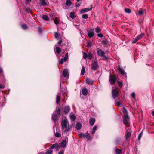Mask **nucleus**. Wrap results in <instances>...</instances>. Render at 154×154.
<instances>
[{
  "label": "nucleus",
  "mask_w": 154,
  "mask_h": 154,
  "mask_svg": "<svg viewBox=\"0 0 154 154\" xmlns=\"http://www.w3.org/2000/svg\"><path fill=\"white\" fill-rule=\"evenodd\" d=\"M68 121L67 119H64L61 122L62 129L63 131L67 134L69 133L70 130L72 128V125L69 126L67 125Z\"/></svg>",
  "instance_id": "nucleus-1"
},
{
  "label": "nucleus",
  "mask_w": 154,
  "mask_h": 154,
  "mask_svg": "<svg viewBox=\"0 0 154 154\" xmlns=\"http://www.w3.org/2000/svg\"><path fill=\"white\" fill-rule=\"evenodd\" d=\"M97 55L99 56L103 57V60H108V57L106 56L105 55V52L101 49L98 48L97 50Z\"/></svg>",
  "instance_id": "nucleus-2"
},
{
  "label": "nucleus",
  "mask_w": 154,
  "mask_h": 154,
  "mask_svg": "<svg viewBox=\"0 0 154 154\" xmlns=\"http://www.w3.org/2000/svg\"><path fill=\"white\" fill-rule=\"evenodd\" d=\"M68 141V139L66 137L65 140H63L59 144V147L62 148H64L66 147V145Z\"/></svg>",
  "instance_id": "nucleus-3"
},
{
  "label": "nucleus",
  "mask_w": 154,
  "mask_h": 154,
  "mask_svg": "<svg viewBox=\"0 0 154 154\" xmlns=\"http://www.w3.org/2000/svg\"><path fill=\"white\" fill-rule=\"evenodd\" d=\"M129 120V118L128 116H123V124L125 125V126L128 127L129 126V124L128 121Z\"/></svg>",
  "instance_id": "nucleus-4"
},
{
  "label": "nucleus",
  "mask_w": 154,
  "mask_h": 154,
  "mask_svg": "<svg viewBox=\"0 0 154 154\" xmlns=\"http://www.w3.org/2000/svg\"><path fill=\"white\" fill-rule=\"evenodd\" d=\"M118 92L117 90L116 89H113L112 91V95L113 98L115 99H116L117 100H119V98H118Z\"/></svg>",
  "instance_id": "nucleus-5"
},
{
  "label": "nucleus",
  "mask_w": 154,
  "mask_h": 154,
  "mask_svg": "<svg viewBox=\"0 0 154 154\" xmlns=\"http://www.w3.org/2000/svg\"><path fill=\"white\" fill-rule=\"evenodd\" d=\"M91 69L95 71L98 67L97 62V61H94L91 64Z\"/></svg>",
  "instance_id": "nucleus-6"
},
{
  "label": "nucleus",
  "mask_w": 154,
  "mask_h": 154,
  "mask_svg": "<svg viewBox=\"0 0 154 154\" xmlns=\"http://www.w3.org/2000/svg\"><path fill=\"white\" fill-rule=\"evenodd\" d=\"M116 79V77L115 76H112L111 75H110L109 81L111 84L113 85L115 83Z\"/></svg>",
  "instance_id": "nucleus-7"
},
{
  "label": "nucleus",
  "mask_w": 154,
  "mask_h": 154,
  "mask_svg": "<svg viewBox=\"0 0 154 154\" xmlns=\"http://www.w3.org/2000/svg\"><path fill=\"white\" fill-rule=\"evenodd\" d=\"M131 130L130 129H127L126 131L125 138L127 140L130 138L131 135Z\"/></svg>",
  "instance_id": "nucleus-8"
},
{
  "label": "nucleus",
  "mask_w": 154,
  "mask_h": 154,
  "mask_svg": "<svg viewBox=\"0 0 154 154\" xmlns=\"http://www.w3.org/2000/svg\"><path fill=\"white\" fill-rule=\"evenodd\" d=\"M58 115L53 114L52 116V119L54 123V125H55L57 122V120L58 118Z\"/></svg>",
  "instance_id": "nucleus-9"
},
{
  "label": "nucleus",
  "mask_w": 154,
  "mask_h": 154,
  "mask_svg": "<svg viewBox=\"0 0 154 154\" xmlns=\"http://www.w3.org/2000/svg\"><path fill=\"white\" fill-rule=\"evenodd\" d=\"M118 69L121 74L124 76H125V77L126 78L127 77L126 73L125 72L123 69L120 67H119L118 68Z\"/></svg>",
  "instance_id": "nucleus-10"
},
{
  "label": "nucleus",
  "mask_w": 154,
  "mask_h": 154,
  "mask_svg": "<svg viewBox=\"0 0 154 154\" xmlns=\"http://www.w3.org/2000/svg\"><path fill=\"white\" fill-rule=\"evenodd\" d=\"M87 35L88 37L89 38H91L93 37L94 35V30L91 29L88 31Z\"/></svg>",
  "instance_id": "nucleus-11"
},
{
  "label": "nucleus",
  "mask_w": 154,
  "mask_h": 154,
  "mask_svg": "<svg viewBox=\"0 0 154 154\" xmlns=\"http://www.w3.org/2000/svg\"><path fill=\"white\" fill-rule=\"evenodd\" d=\"M145 13L146 10L145 9H143L141 8H140L138 11V14L140 16H142Z\"/></svg>",
  "instance_id": "nucleus-12"
},
{
  "label": "nucleus",
  "mask_w": 154,
  "mask_h": 154,
  "mask_svg": "<svg viewBox=\"0 0 154 154\" xmlns=\"http://www.w3.org/2000/svg\"><path fill=\"white\" fill-rule=\"evenodd\" d=\"M63 75L66 78H69V73L67 70L65 69L63 72Z\"/></svg>",
  "instance_id": "nucleus-13"
},
{
  "label": "nucleus",
  "mask_w": 154,
  "mask_h": 154,
  "mask_svg": "<svg viewBox=\"0 0 154 154\" xmlns=\"http://www.w3.org/2000/svg\"><path fill=\"white\" fill-rule=\"evenodd\" d=\"M48 1L47 0H41L40 5V6H46L47 5Z\"/></svg>",
  "instance_id": "nucleus-14"
},
{
  "label": "nucleus",
  "mask_w": 154,
  "mask_h": 154,
  "mask_svg": "<svg viewBox=\"0 0 154 154\" xmlns=\"http://www.w3.org/2000/svg\"><path fill=\"white\" fill-rule=\"evenodd\" d=\"M86 83L89 85H93V81L91 79L86 78L85 79Z\"/></svg>",
  "instance_id": "nucleus-15"
},
{
  "label": "nucleus",
  "mask_w": 154,
  "mask_h": 154,
  "mask_svg": "<svg viewBox=\"0 0 154 154\" xmlns=\"http://www.w3.org/2000/svg\"><path fill=\"white\" fill-rule=\"evenodd\" d=\"M54 51L55 53L58 54H60L61 52V49L56 45L55 46Z\"/></svg>",
  "instance_id": "nucleus-16"
},
{
  "label": "nucleus",
  "mask_w": 154,
  "mask_h": 154,
  "mask_svg": "<svg viewBox=\"0 0 154 154\" xmlns=\"http://www.w3.org/2000/svg\"><path fill=\"white\" fill-rule=\"evenodd\" d=\"M95 122V120L94 118H91L89 120V123L91 126H92Z\"/></svg>",
  "instance_id": "nucleus-17"
},
{
  "label": "nucleus",
  "mask_w": 154,
  "mask_h": 154,
  "mask_svg": "<svg viewBox=\"0 0 154 154\" xmlns=\"http://www.w3.org/2000/svg\"><path fill=\"white\" fill-rule=\"evenodd\" d=\"M91 9H89L88 8H85L84 9H82L80 11V12L82 14L85 13V12L89 11Z\"/></svg>",
  "instance_id": "nucleus-18"
},
{
  "label": "nucleus",
  "mask_w": 154,
  "mask_h": 154,
  "mask_svg": "<svg viewBox=\"0 0 154 154\" xmlns=\"http://www.w3.org/2000/svg\"><path fill=\"white\" fill-rule=\"evenodd\" d=\"M82 125L81 123L78 122L76 125V128L77 130H79L82 128Z\"/></svg>",
  "instance_id": "nucleus-19"
},
{
  "label": "nucleus",
  "mask_w": 154,
  "mask_h": 154,
  "mask_svg": "<svg viewBox=\"0 0 154 154\" xmlns=\"http://www.w3.org/2000/svg\"><path fill=\"white\" fill-rule=\"evenodd\" d=\"M70 110V108L69 106H67L65 107L64 109V112L65 114L68 113Z\"/></svg>",
  "instance_id": "nucleus-20"
},
{
  "label": "nucleus",
  "mask_w": 154,
  "mask_h": 154,
  "mask_svg": "<svg viewBox=\"0 0 154 154\" xmlns=\"http://www.w3.org/2000/svg\"><path fill=\"white\" fill-rule=\"evenodd\" d=\"M59 147V144L58 143H55L53 144L50 147V149H52L56 148H58Z\"/></svg>",
  "instance_id": "nucleus-21"
},
{
  "label": "nucleus",
  "mask_w": 154,
  "mask_h": 154,
  "mask_svg": "<svg viewBox=\"0 0 154 154\" xmlns=\"http://www.w3.org/2000/svg\"><path fill=\"white\" fill-rule=\"evenodd\" d=\"M70 116L72 122H74L76 119V117L75 115L71 114Z\"/></svg>",
  "instance_id": "nucleus-22"
},
{
  "label": "nucleus",
  "mask_w": 154,
  "mask_h": 154,
  "mask_svg": "<svg viewBox=\"0 0 154 154\" xmlns=\"http://www.w3.org/2000/svg\"><path fill=\"white\" fill-rule=\"evenodd\" d=\"M88 90L86 88H83L82 90V94L84 95H86L88 94Z\"/></svg>",
  "instance_id": "nucleus-23"
},
{
  "label": "nucleus",
  "mask_w": 154,
  "mask_h": 154,
  "mask_svg": "<svg viewBox=\"0 0 154 154\" xmlns=\"http://www.w3.org/2000/svg\"><path fill=\"white\" fill-rule=\"evenodd\" d=\"M54 21L55 24L57 25L59 23L60 21V20L59 18L56 17L54 20Z\"/></svg>",
  "instance_id": "nucleus-24"
},
{
  "label": "nucleus",
  "mask_w": 154,
  "mask_h": 154,
  "mask_svg": "<svg viewBox=\"0 0 154 154\" xmlns=\"http://www.w3.org/2000/svg\"><path fill=\"white\" fill-rule=\"evenodd\" d=\"M122 112L124 114L123 116H127L128 115V112L126 109L124 107L122 109Z\"/></svg>",
  "instance_id": "nucleus-25"
},
{
  "label": "nucleus",
  "mask_w": 154,
  "mask_h": 154,
  "mask_svg": "<svg viewBox=\"0 0 154 154\" xmlns=\"http://www.w3.org/2000/svg\"><path fill=\"white\" fill-rule=\"evenodd\" d=\"M84 137H85L88 140L90 139V136L89 134L87 132L85 134H84Z\"/></svg>",
  "instance_id": "nucleus-26"
},
{
  "label": "nucleus",
  "mask_w": 154,
  "mask_h": 154,
  "mask_svg": "<svg viewBox=\"0 0 154 154\" xmlns=\"http://www.w3.org/2000/svg\"><path fill=\"white\" fill-rule=\"evenodd\" d=\"M60 97L59 95H57L56 97V103L58 104L60 102Z\"/></svg>",
  "instance_id": "nucleus-27"
},
{
  "label": "nucleus",
  "mask_w": 154,
  "mask_h": 154,
  "mask_svg": "<svg viewBox=\"0 0 154 154\" xmlns=\"http://www.w3.org/2000/svg\"><path fill=\"white\" fill-rule=\"evenodd\" d=\"M121 142V139L120 138H117L115 141L116 144H119Z\"/></svg>",
  "instance_id": "nucleus-28"
},
{
  "label": "nucleus",
  "mask_w": 154,
  "mask_h": 154,
  "mask_svg": "<svg viewBox=\"0 0 154 154\" xmlns=\"http://www.w3.org/2000/svg\"><path fill=\"white\" fill-rule=\"evenodd\" d=\"M22 28L24 30L27 29L28 28V26L26 24H23L21 25Z\"/></svg>",
  "instance_id": "nucleus-29"
},
{
  "label": "nucleus",
  "mask_w": 154,
  "mask_h": 154,
  "mask_svg": "<svg viewBox=\"0 0 154 154\" xmlns=\"http://www.w3.org/2000/svg\"><path fill=\"white\" fill-rule=\"evenodd\" d=\"M42 18L45 20L48 21L49 20V18L48 17L45 15H44L42 16Z\"/></svg>",
  "instance_id": "nucleus-30"
},
{
  "label": "nucleus",
  "mask_w": 154,
  "mask_h": 154,
  "mask_svg": "<svg viewBox=\"0 0 154 154\" xmlns=\"http://www.w3.org/2000/svg\"><path fill=\"white\" fill-rule=\"evenodd\" d=\"M85 72V68L84 66H82V69L81 70V75H83Z\"/></svg>",
  "instance_id": "nucleus-31"
},
{
  "label": "nucleus",
  "mask_w": 154,
  "mask_h": 154,
  "mask_svg": "<svg viewBox=\"0 0 154 154\" xmlns=\"http://www.w3.org/2000/svg\"><path fill=\"white\" fill-rule=\"evenodd\" d=\"M66 5L70 6L72 4V2L70 0H66Z\"/></svg>",
  "instance_id": "nucleus-32"
},
{
  "label": "nucleus",
  "mask_w": 154,
  "mask_h": 154,
  "mask_svg": "<svg viewBox=\"0 0 154 154\" xmlns=\"http://www.w3.org/2000/svg\"><path fill=\"white\" fill-rule=\"evenodd\" d=\"M93 57V55L91 52H89L88 54V59H91Z\"/></svg>",
  "instance_id": "nucleus-33"
},
{
  "label": "nucleus",
  "mask_w": 154,
  "mask_h": 154,
  "mask_svg": "<svg viewBox=\"0 0 154 154\" xmlns=\"http://www.w3.org/2000/svg\"><path fill=\"white\" fill-rule=\"evenodd\" d=\"M116 154H121L122 153V150L116 148Z\"/></svg>",
  "instance_id": "nucleus-34"
},
{
  "label": "nucleus",
  "mask_w": 154,
  "mask_h": 154,
  "mask_svg": "<svg viewBox=\"0 0 154 154\" xmlns=\"http://www.w3.org/2000/svg\"><path fill=\"white\" fill-rule=\"evenodd\" d=\"M53 152V150L50 149L47 151L45 154H51Z\"/></svg>",
  "instance_id": "nucleus-35"
},
{
  "label": "nucleus",
  "mask_w": 154,
  "mask_h": 154,
  "mask_svg": "<svg viewBox=\"0 0 154 154\" xmlns=\"http://www.w3.org/2000/svg\"><path fill=\"white\" fill-rule=\"evenodd\" d=\"M70 17L74 19L75 17V14L73 12H72L70 13Z\"/></svg>",
  "instance_id": "nucleus-36"
},
{
  "label": "nucleus",
  "mask_w": 154,
  "mask_h": 154,
  "mask_svg": "<svg viewBox=\"0 0 154 154\" xmlns=\"http://www.w3.org/2000/svg\"><path fill=\"white\" fill-rule=\"evenodd\" d=\"M60 36V34L58 33L57 32H55L54 33V36L57 39H59V36Z\"/></svg>",
  "instance_id": "nucleus-37"
},
{
  "label": "nucleus",
  "mask_w": 154,
  "mask_h": 154,
  "mask_svg": "<svg viewBox=\"0 0 154 154\" xmlns=\"http://www.w3.org/2000/svg\"><path fill=\"white\" fill-rule=\"evenodd\" d=\"M124 11L125 13H127L129 14L131 12V10L128 8H125V9Z\"/></svg>",
  "instance_id": "nucleus-38"
},
{
  "label": "nucleus",
  "mask_w": 154,
  "mask_h": 154,
  "mask_svg": "<svg viewBox=\"0 0 154 154\" xmlns=\"http://www.w3.org/2000/svg\"><path fill=\"white\" fill-rule=\"evenodd\" d=\"M55 136L57 137H60L61 136V135L58 132H56L55 133Z\"/></svg>",
  "instance_id": "nucleus-39"
},
{
  "label": "nucleus",
  "mask_w": 154,
  "mask_h": 154,
  "mask_svg": "<svg viewBox=\"0 0 154 154\" xmlns=\"http://www.w3.org/2000/svg\"><path fill=\"white\" fill-rule=\"evenodd\" d=\"M95 32L97 33H99L100 32V28L99 27H97L95 28Z\"/></svg>",
  "instance_id": "nucleus-40"
},
{
  "label": "nucleus",
  "mask_w": 154,
  "mask_h": 154,
  "mask_svg": "<svg viewBox=\"0 0 154 154\" xmlns=\"http://www.w3.org/2000/svg\"><path fill=\"white\" fill-rule=\"evenodd\" d=\"M144 35V33H142L140 35H139L138 36V38H139V39H141Z\"/></svg>",
  "instance_id": "nucleus-41"
},
{
  "label": "nucleus",
  "mask_w": 154,
  "mask_h": 154,
  "mask_svg": "<svg viewBox=\"0 0 154 154\" xmlns=\"http://www.w3.org/2000/svg\"><path fill=\"white\" fill-rule=\"evenodd\" d=\"M88 57V54L85 52L83 53V58L84 59H85Z\"/></svg>",
  "instance_id": "nucleus-42"
},
{
  "label": "nucleus",
  "mask_w": 154,
  "mask_h": 154,
  "mask_svg": "<svg viewBox=\"0 0 154 154\" xmlns=\"http://www.w3.org/2000/svg\"><path fill=\"white\" fill-rule=\"evenodd\" d=\"M79 137L80 138H82L84 137V134L81 133L79 134Z\"/></svg>",
  "instance_id": "nucleus-43"
},
{
  "label": "nucleus",
  "mask_w": 154,
  "mask_h": 154,
  "mask_svg": "<svg viewBox=\"0 0 154 154\" xmlns=\"http://www.w3.org/2000/svg\"><path fill=\"white\" fill-rule=\"evenodd\" d=\"M92 43L90 42H88L87 44V47H90L91 46Z\"/></svg>",
  "instance_id": "nucleus-44"
},
{
  "label": "nucleus",
  "mask_w": 154,
  "mask_h": 154,
  "mask_svg": "<svg viewBox=\"0 0 154 154\" xmlns=\"http://www.w3.org/2000/svg\"><path fill=\"white\" fill-rule=\"evenodd\" d=\"M118 85L121 88H122L123 86V84L120 81H118Z\"/></svg>",
  "instance_id": "nucleus-45"
},
{
  "label": "nucleus",
  "mask_w": 154,
  "mask_h": 154,
  "mask_svg": "<svg viewBox=\"0 0 154 154\" xmlns=\"http://www.w3.org/2000/svg\"><path fill=\"white\" fill-rule=\"evenodd\" d=\"M103 45H106L108 43V41L106 40H103L102 42Z\"/></svg>",
  "instance_id": "nucleus-46"
},
{
  "label": "nucleus",
  "mask_w": 154,
  "mask_h": 154,
  "mask_svg": "<svg viewBox=\"0 0 154 154\" xmlns=\"http://www.w3.org/2000/svg\"><path fill=\"white\" fill-rule=\"evenodd\" d=\"M25 11L26 12L28 13L31 12V9L29 8H26Z\"/></svg>",
  "instance_id": "nucleus-47"
},
{
  "label": "nucleus",
  "mask_w": 154,
  "mask_h": 154,
  "mask_svg": "<svg viewBox=\"0 0 154 154\" xmlns=\"http://www.w3.org/2000/svg\"><path fill=\"white\" fill-rule=\"evenodd\" d=\"M138 41L137 37H135L134 39H133L132 41V42L133 43H135Z\"/></svg>",
  "instance_id": "nucleus-48"
},
{
  "label": "nucleus",
  "mask_w": 154,
  "mask_h": 154,
  "mask_svg": "<svg viewBox=\"0 0 154 154\" xmlns=\"http://www.w3.org/2000/svg\"><path fill=\"white\" fill-rule=\"evenodd\" d=\"M88 16L87 14H83L82 15V18L84 19H87V18H88Z\"/></svg>",
  "instance_id": "nucleus-49"
},
{
  "label": "nucleus",
  "mask_w": 154,
  "mask_h": 154,
  "mask_svg": "<svg viewBox=\"0 0 154 154\" xmlns=\"http://www.w3.org/2000/svg\"><path fill=\"white\" fill-rule=\"evenodd\" d=\"M142 132H141L139 134L138 137V140H139L141 137L142 135Z\"/></svg>",
  "instance_id": "nucleus-50"
},
{
  "label": "nucleus",
  "mask_w": 154,
  "mask_h": 154,
  "mask_svg": "<svg viewBox=\"0 0 154 154\" xmlns=\"http://www.w3.org/2000/svg\"><path fill=\"white\" fill-rule=\"evenodd\" d=\"M63 59L62 58L59 61V63L60 64H62L63 63Z\"/></svg>",
  "instance_id": "nucleus-51"
},
{
  "label": "nucleus",
  "mask_w": 154,
  "mask_h": 154,
  "mask_svg": "<svg viewBox=\"0 0 154 154\" xmlns=\"http://www.w3.org/2000/svg\"><path fill=\"white\" fill-rule=\"evenodd\" d=\"M0 75H3V69L0 67Z\"/></svg>",
  "instance_id": "nucleus-52"
},
{
  "label": "nucleus",
  "mask_w": 154,
  "mask_h": 154,
  "mask_svg": "<svg viewBox=\"0 0 154 154\" xmlns=\"http://www.w3.org/2000/svg\"><path fill=\"white\" fill-rule=\"evenodd\" d=\"M60 108H58L57 110V115H58V116L60 115Z\"/></svg>",
  "instance_id": "nucleus-53"
},
{
  "label": "nucleus",
  "mask_w": 154,
  "mask_h": 154,
  "mask_svg": "<svg viewBox=\"0 0 154 154\" xmlns=\"http://www.w3.org/2000/svg\"><path fill=\"white\" fill-rule=\"evenodd\" d=\"M131 96H132V97L134 99L135 98V93L134 92H133L132 93Z\"/></svg>",
  "instance_id": "nucleus-54"
},
{
  "label": "nucleus",
  "mask_w": 154,
  "mask_h": 154,
  "mask_svg": "<svg viewBox=\"0 0 154 154\" xmlns=\"http://www.w3.org/2000/svg\"><path fill=\"white\" fill-rule=\"evenodd\" d=\"M116 105L117 106H119L121 104V103L120 101H118L116 103Z\"/></svg>",
  "instance_id": "nucleus-55"
},
{
  "label": "nucleus",
  "mask_w": 154,
  "mask_h": 154,
  "mask_svg": "<svg viewBox=\"0 0 154 154\" xmlns=\"http://www.w3.org/2000/svg\"><path fill=\"white\" fill-rule=\"evenodd\" d=\"M97 36L99 37H100V38H102V37H103V35L102 34H101V33L98 34Z\"/></svg>",
  "instance_id": "nucleus-56"
},
{
  "label": "nucleus",
  "mask_w": 154,
  "mask_h": 154,
  "mask_svg": "<svg viewBox=\"0 0 154 154\" xmlns=\"http://www.w3.org/2000/svg\"><path fill=\"white\" fill-rule=\"evenodd\" d=\"M97 126H95L93 128V131H95L97 129Z\"/></svg>",
  "instance_id": "nucleus-57"
},
{
  "label": "nucleus",
  "mask_w": 154,
  "mask_h": 154,
  "mask_svg": "<svg viewBox=\"0 0 154 154\" xmlns=\"http://www.w3.org/2000/svg\"><path fill=\"white\" fill-rule=\"evenodd\" d=\"M68 58V57H67L65 56V57H64V59H63V61L64 62H66L67 61Z\"/></svg>",
  "instance_id": "nucleus-58"
},
{
  "label": "nucleus",
  "mask_w": 154,
  "mask_h": 154,
  "mask_svg": "<svg viewBox=\"0 0 154 154\" xmlns=\"http://www.w3.org/2000/svg\"><path fill=\"white\" fill-rule=\"evenodd\" d=\"M62 42V41L61 40H59L58 42V44L60 45Z\"/></svg>",
  "instance_id": "nucleus-59"
},
{
  "label": "nucleus",
  "mask_w": 154,
  "mask_h": 154,
  "mask_svg": "<svg viewBox=\"0 0 154 154\" xmlns=\"http://www.w3.org/2000/svg\"><path fill=\"white\" fill-rule=\"evenodd\" d=\"M31 1V0H26V4H27Z\"/></svg>",
  "instance_id": "nucleus-60"
},
{
  "label": "nucleus",
  "mask_w": 154,
  "mask_h": 154,
  "mask_svg": "<svg viewBox=\"0 0 154 154\" xmlns=\"http://www.w3.org/2000/svg\"><path fill=\"white\" fill-rule=\"evenodd\" d=\"M64 151H61L58 154H64Z\"/></svg>",
  "instance_id": "nucleus-61"
},
{
  "label": "nucleus",
  "mask_w": 154,
  "mask_h": 154,
  "mask_svg": "<svg viewBox=\"0 0 154 154\" xmlns=\"http://www.w3.org/2000/svg\"><path fill=\"white\" fill-rule=\"evenodd\" d=\"M5 88V87L4 86H1L0 85V89H4V88Z\"/></svg>",
  "instance_id": "nucleus-62"
},
{
  "label": "nucleus",
  "mask_w": 154,
  "mask_h": 154,
  "mask_svg": "<svg viewBox=\"0 0 154 154\" xmlns=\"http://www.w3.org/2000/svg\"><path fill=\"white\" fill-rule=\"evenodd\" d=\"M38 30L40 32H41L42 29L41 27L38 28Z\"/></svg>",
  "instance_id": "nucleus-63"
},
{
  "label": "nucleus",
  "mask_w": 154,
  "mask_h": 154,
  "mask_svg": "<svg viewBox=\"0 0 154 154\" xmlns=\"http://www.w3.org/2000/svg\"><path fill=\"white\" fill-rule=\"evenodd\" d=\"M152 115L154 116V111H152Z\"/></svg>",
  "instance_id": "nucleus-64"
}]
</instances>
